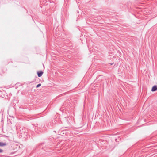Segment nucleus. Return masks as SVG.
<instances>
[{
    "label": "nucleus",
    "mask_w": 157,
    "mask_h": 157,
    "mask_svg": "<svg viewBox=\"0 0 157 157\" xmlns=\"http://www.w3.org/2000/svg\"><path fill=\"white\" fill-rule=\"evenodd\" d=\"M7 71V69L5 67L2 68L0 70V77L1 75H3Z\"/></svg>",
    "instance_id": "f257e3e1"
},
{
    "label": "nucleus",
    "mask_w": 157,
    "mask_h": 157,
    "mask_svg": "<svg viewBox=\"0 0 157 157\" xmlns=\"http://www.w3.org/2000/svg\"><path fill=\"white\" fill-rule=\"evenodd\" d=\"M20 133L21 135L25 136L27 133L25 132V129L24 128H22V130L20 129Z\"/></svg>",
    "instance_id": "f03ea898"
},
{
    "label": "nucleus",
    "mask_w": 157,
    "mask_h": 157,
    "mask_svg": "<svg viewBox=\"0 0 157 157\" xmlns=\"http://www.w3.org/2000/svg\"><path fill=\"white\" fill-rule=\"evenodd\" d=\"M43 74V72L42 71H39L37 72L38 76L39 77H41Z\"/></svg>",
    "instance_id": "7ed1b4c3"
},
{
    "label": "nucleus",
    "mask_w": 157,
    "mask_h": 157,
    "mask_svg": "<svg viewBox=\"0 0 157 157\" xmlns=\"http://www.w3.org/2000/svg\"><path fill=\"white\" fill-rule=\"evenodd\" d=\"M157 90V85H154L151 89V91L152 92H154Z\"/></svg>",
    "instance_id": "20e7f679"
},
{
    "label": "nucleus",
    "mask_w": 157,
    "mask_h": 157,
    "mask_svg": "<svg viewBox=\"0 0 157 157\" xmlns=\"http://www.w3.org/2000/svg\"><path fill=\"white\" fill-rule=\"evenodd\" d=\"M6 145V143L0 142V147H3V146H5Z\"/></svg>",
    "instance_id": "39448f33"
},
{
    "label": "nucleus",
    "mask_w": 157,
    "mask_h": 157,
    "mask_svg": "<svg viewBox=\"0 0 157 157\" xmlns=\"http://www.w3.org/2000/svg\"><path fill=\"white\" fill-rule=\"evenodd\" d=\"M41 84L40 83L38 84L36 86V88H38L40 86H41Z\"/></svg>",
    "instance_id": "423d86ee"
},
{
    "label": "nucleus",
    "mask_w": 157,
    "mask_h": 157,
    "mask_svg": "<svg viewBox=\"0 0 157 157\" xmlns=\"http://www.w3.org/2000/svg\"><path fill=\"white\" fill-rule=\"evenodd\" d=\"M42 149H44V150L45 151H48L46 149H45V147H42Z\"/></svg>",
    "instance_id": "0eeeda50"
},
{
    "label": "nucleus",
    "mask_w": 157,
    "mask_h": 157,
    "mask_svg": "<svg viewBox=\"0 0 157 157\" xmlns=\"http://www.w3.org/2000/svg\"><path fill=\"white\" fill-rule=\"evenodd\" d=\"M3 151V150L1 149H0V153H2Z\"/></svg>",
    "instance_id": "6e6552de"
},
{
    "label": "nucleus",
    "mask_w": 157,
    "mask_h": 157,
    "mask_svg": "<svg viewBox=\"0 0 157 157\" xmlns=\"http://www.w3.org/2000/svg\"><path fill=\"white\" fill-rule=\"evenodd\" d=\"M43 144H40V145H42Z\"/></svg>",
    "instance_id": "1a4fd4ad"
}]
</instances>
